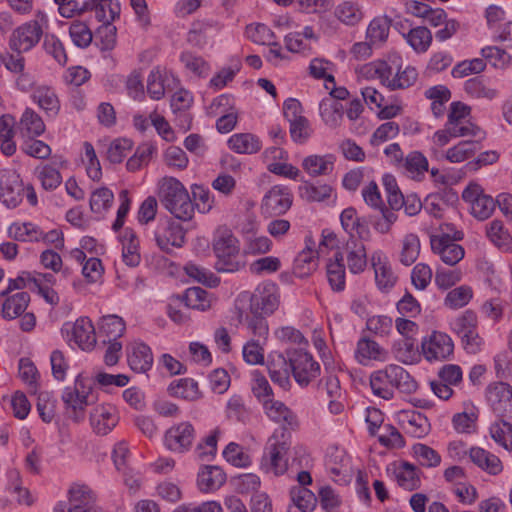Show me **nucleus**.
I'll list each match as a JSON object with an SVG mask.
<instances>
[{"mask_svg":"<svg viewBox=\"0 0 512 512\" xmlns=\"http://www.w3.org/2000/svg\"><path fill=\"white\" fill-rule=\"evenodd\" d=\"M30 302V295L27 292H17L7 297L2 305V316L12 320L21 316L27 309Z\"/></svg>","mask_w":512,"mask_h":512,"instance_id":"29","label":"nucleus"},{"mask_svg":"<svg viewBox=\"0 0 512 512\" xmlns=\"http://www.w3.org/2000/svg\"><path fill=\"white\" fill-rule=\"evenodd\" d=\"M327 277L334 291H342L345 288V266L340 252L334 255V261L327 264Z\"/></svg>","mask_w":512,"mask_h":512,"instance_id":"41","label":"nucleus"},{"mask_svg":"<svg viewBox=\"0 0 512 512\" xmlns=\"http://www.w3.org/2000/svg\"><path fill=\"white\" fill-rule=\"evenodd\" d=\"M387 193V202L392 210H400L405 204L404 196L401 193L394 176L386 174L382 179Z\"/></svg>","mask_w":512,"mask_h":512,"instance_id":"55","label":"nucleus"},{"mask_svg":"<svg viewBox=\"0 0 512 512\" xmlns=\"http://www.w3.org/2000/svg\"><path fill=\"white\" fill-rule=\"evenodd\" d=\"M406 430L413 437L422 438L430 431V423L425 415L418 411H411L406 414Z\"/></svg>","mask_w":512,"mask_h":512,"instance_id":"50","label":"nucleus"},{"mask_svg":"<svg viewBox=\"0 0 512 512\" xmlns=\"http://www.w3.org/2000/svg\"><path fill=\"white\" fill-rule=\"evenodd\" d=\"M222 29V24L214 18L196 19L187 33V42L197 48L212 44Z\"/></svg>","mask_w":512,"mask_h":512,"instance_id":"9","label":"nucleus"},{"mask_svg":"<svg viewBox=\"0 0 512 512\" xmlns=\"http://www.w3.org/2000/svg\"><path fill=\"white\" fill-rule=\"evenodd\" d=\"M371 264L374 269L375 283L382 292L390 291L397 283L398 276L395 274L391 263L381 251H375L371 256Z\"/></svg>","mask_w":512,"mask_h":512,"instance_id":"17","label":"nucleus"},{"mask_svg":"<svg viewBox=\"0 0 512 512\" xmlns=\"http://www.w3.org/2000/svg\"><path fill=\"white\" fill-rule=\"evenodd\" d=\"M335 157L332 154L309 155L302 161V167L312 177L325 176L334 170Z\"/></svg>","mask_w":512,"mask_h":512,"instance_id":"24","label":"nucleus"},{"mask_svg":"<svg viewBox=\"0 0 512 512\" xmlns=\"http://www.w3.org/2000/svg\"><path fill=\"white\" fill-rule=\"evenodd\" d=\"M24 186L19 174L13 169L0 170V200L9 208H15L23 199Z\"/></svg>","mask_w":512,"mask_h":512,"instance_id":"11","label":"nucleus"},{"mask_svg":"<svg viewBox=\"0 0 512 512\" xmlns=\"http://www.w3.org/2000/svg\"><path fill=\"white\" fill-rule=\"evenodd\" d=\"M263 407L269 419L281 425L278 430L289 432L298 429L299 420L296 414L283 402L272 399L265 401Z\"/></svg>","mask_w":512,"mask_h":512,"instance_id":"18","label":"nucleus"},{"mask_svg":"<svg viewBox=\"0 0 512 512\" xmlns=\"http://www.w3.org/2000/svg\"><path fill=\"white\" fill-rule=\"evenodd\" d=\"M492 439L505 450L512 452V423L506 418H501L490 426Z\"/></svg>","mask_w":512,"mask_h":512,"instance_id":"40","label":"nucleus"},{"mask_svg":"<svg viewBox=\"0 0 512 512\" xmlns=\"http://www.w3.org/2000/svg\"><path fill=\"white\" fill-rule=\"evenodd\" d=\"M345 250L349 271L353 274L363 272L367 266V254L364 243L356 239H348Z\"/></svg>","mask_w":512,"mask_h":512,"instance_id":"21","label":"nucleus"},{"mask_svg":"<svg viewBox=\"0 0 512 512\" xmlns=\"http://www.w3.org/2000/svg\"><path fill=\"white\" fill-rule=\"evenodd\" d=\"M157 246L164 252L180 248L185 242V231L182 225L172 220H159L154 232Z\"/></svg>","mask_w":512,"mask_h":512,"instance_id":"8","label":"nucleus"},{"mask_svg":"<svg viewBox=\"0 0 512 512\" xmlns=\"http://www.w3.org/2000/svg\"><path fill=\"white\" fill-rule=\"evenodd\" d=\"M58 5V11L64 18H73L76 15H81L86 11H90L95 5L94 0H85L79 3L76 0H54Z\"/></svg>","mask_w":512,"mask_h":512,"instance_id":"49","label":"nucleus"},{"mask_svg":"<svg viewBox=\"0 0 512 512\" xmlns=\"http://www.w3.org/2000/svg\"><path fill=\"white\" fill-rule=\"evenodd\" d=\"M464 90L474 98H485L491 100L497 95V91L489 87L480 77L468 79L465 82Z\"/></svg>","mask_w":512,"mask_h":512,"instance_id":"56","label":"nucleus"},{"mask_svg":"<svg viewBox=\"0 0 512 512\" xmlns=\"http://www.w3.org/2000/svg\"><path fill=\"white\" fill-rule=\"evenodd\" d=\"M226 416L228 419L235 422L246 423L249 420L250 413L246 408L242 397L235 395L228 400Z\"/></svg>","mask_w":512,"mask_h":512,"instance_id":"59","label":"nucleus"},{"mask_svg":"<svg viewBox=\"0 0 512 512\" xmlns=\"http://www.w3.org/2000/svg\"><path fill=\"white\" fill-rule=\"evenodd\" d=\"M486 398L493 411L512 422V386L505 382H495L486 389Z\"/></svg>","mask_w":512,"mask_h":512,"instance_id":"10","label":"nucleus"},{"mask_svg":"<svg viewBox=\"0 0 512 512\" xmlns=\"http://www.w3.org/2000/svg\"><path fill=\"white\" fill-rule=\"evenodd\" d=\"M213 251L217 258L215 268L219 272H236L244 265L240 256L239 241L227 228L216 231Z\"/></svg>","mask_w":512,"mask_h":512,"instance_id":"3","label":"nucleus"},{"mask_svg":"<svg viewBox=\"0 0 512 512\" xmlns=\"http://www.w3.org/2000/svg\"><path fill=\"white\" fill-rule=\"evenodd\" d=\"M394 475L398 485L407 491L418 489L421 485L417 468L408 462L399 464Z\"/></svg>","mask_w":512,"mask_h":512,"instance_id":"30","label":"nucleus"},{"mask_svg":"<svg viewBox=\"0 0 512 512\" xmlns=\"http://www.w3.org/2000/svg\"><path fill=\"white\" fill-rule=\"evenodd\" d=\"M291 372L295 381L302 387L309 385L320 374V365L313 360L311 354L301 349L289 350Z\"/></svg>","mask_w":512,"mask_h":512,"instance_id":"6","label":"nucleus"},{"mask_svg":"<svg viewBox=\"0 0 512 512\" xmlns=\"http://www.w3.org/2000/svg\"><path fill=\"white\" fill-rule=\"evenodd\" d=\"M477 316L471 311L467 310L462 315L458 316L451 323L453 331L461 338L477 328Z\"/></svg>","mask_w":512,"mask_h":512,"instance_id":"63","label":"nucleus"},{"mask_svg":"<svg viewBox=\"0 0 512 512\" xmlns=\"http://www.w3.org/2000/svg\"><path fill=\"white\" fill-rule=\"evenodd\" d=\"M43 48L57 63L60 65L66 64L68 57L64 45L58 37L53 34H46L44 36Z\"/></svg>","mask_w":512,"mask_h":512,"instance_id":"61","label":"nucleus"},{"mask_svg":"<svg viewBox=\"0 0 512 512\" xmlns=\"http://www.w3.org/2000/svg\"><path fill=\"white\" fill-rule=\"evenodd\" d=\"M289 447L290 433L285 430H275L267 441L262 468L276 476L284 474L288 468L286 454Z\"/></svg>","mask_w":512,"mask_h":512,"instance_id":"4","label":"nucleus"},{"mask_svg":"<svg viewBox=\"0 0 512 512\" xmlns=\"http://www.w3.org/2000/svg\"><path fill=\"white\" fill-rule=\"evenodd\" d=\"M113 200L114 194L110 189L99 188L91 194L90 209L93 213L102 215L111 207Z\"/></svg>","mask_w":512,"mask_h":512,"instance_id":"52","label":"nucleus"},{"mask_svg":"<svg viewBox=\"0 0 512 512\" xmlns=\"http://www.w3.org/2000/svg\"><path fill=\"white\" fill-rule=\"evenodd\" d=\"M487 236L500 249L508 251L512 247V238L500 220H493L489 224Z\"/></svg>","mask_w":512,"mask_h":512,"instance_id":"45","label":"nucleus"},{"mask_svg":"<svg viewBox=\"0 0 512 512\" xmlns=\"http://www.w3.org/2000/svg\"><path fill=\"white\" fill-rule=\"evenodd\" d=\"M407 43L417 53L426 52L432 43L431 31L423 26L412 28L408 33L403 34Z\"/></svg>","mask_w":512,"mask_h":512,"instance_id":"38","label":"nucleus"},{"mask_svg":"<svg viewBox=\"0 0 512 512\" xmlns=\"http://www.w3.org/2000/svg\"><path fill=\"white\" fill-rule=\"evenodd\" d=\"M334 16L344 25L354 27L362 21L364 13L357 3L344 1L336 6Z\"/></svg>","mask_w":512,"mask_h":512,"instance_id":"31","label":"nucleus"},{"mask_svg":"<svg viewBox=\"0 0 512 512\" xmlns=\"http://www.w3.org/2000/svg\"><path fill=\"white\" fill-rule=\"evenodd\" d=\"M388 358L389 352L376 341L366 336L358 340L355 349V359L359 364L368 366L372 361L385 362Z\"/></svg>","mask_w":512,"mask_h":512,"instance_id":"19","label":"nucleus"},{"mask_svg":"<svg viewBox=\"0 0 512 512\" xmlns=\"http://www.w3.org/2000/svg\"><path fill=\"white\" fill-rule=\"evenodd\" d=\"M320 115L324 123L330 128L340 126L343 119V105L338 101L326 98L320 102Z\"/></svg>","mask_w":512,"mask_h":512,"instance_id":"34","label":"nucleus"},{"mask_svg":"<svg viewBox=\"0 0 512 512\" xmlns=\"http://www.w3.org/2000/svg\"><path fill=\"white\" fill-rule=\"evenodd\" d=\"M130 368L138 373L148 371L153 363V355L149 346L144 343H135L128 354Z\"/></svg>","mask_w":512,"mask_h":512,"instance_id":"27","label":"nucleus"},{"mask_svg":"<svg viewBox=\"0 0 512 512\" xmlns=\"http://www.w3.org/2000/svg\"><path fill=\"white\" fill-rule=\"evenodd\" d=\"M69 35L74 45L79 48H87L93 40V33L89 26L78 20L71 23Z\"/></svg>","mask_w":512,"mask_h":512,"instance_id":"51","label":"nucleus"},{"mask_svg":"<svg viewBox=\"0 0 512 512\" xmlns=\"http://www.w3.org/2000/svg\"><path fill=\"white\" fill-rule=\"evenodd\" d=\"M42 33V28L37 21L24 23L12 32L9 46L18 53L26 52L39 42Z\"/></svg>","mask_w":512,"mask_h":512,"instance_id":"13","label":"nucleus"},{"mask_svg":"<svg viewBox=\"0 0 512 512\" xmlns=\"http://www.w3.org/2000/svg\"><path fill=\"white\" fill-rule=\"evenodd\" d=\"M279 289L276 284L268 282L259 285L251 297V313L270 315L279 307Z\"/></svg>","mask_w":512,"mask_h":512,"instance_id":"12","label":"nucleus"},{"mask_svg":"<svg viewBox=\"0 0 512 512\" xmlns=\"http://www.w3.org/2000/svg\"><path fill=\"white\" fill-rule=\"evenodd\" d=\"M478 150L479 140L460 141L446 151L445 158L451 163H460L474 156Z\"/></svg>","mask_w":512,"mask_h":512,"instance_id":"37","label":"nucleus"},{"mask_svg":"<svg viewBox=\"0 0 512 512\" xmlns=\"http://www.w3.org/2000/svg\"><path fill=\"white\" fill-rule=\"evenodd\" d=\"M38 179L45 190H54L62 182L60 172L51 165H43L37 168Z\"/></svg>","mask_w":512,"mask_h":512,"instance_id":"62","label":"nucleus"},{"mask_svg":"<svg viewBox=\"0 0 512 512\" xmlns=\"http://www.w3.org/2000/svg\"><path fill=\"white\" fill-rule=\"evenodd\" d=\"M418 77L417 70L414 67L407 66L404 70L397 69L395 75L388 78L386 86L391 90L405 89L412 86Z\"/></svg>","mask_w":512,"mask_h":512,"instance_id":"48","label":"nucleus"},{"mask_svg":"<svg viewBox=\"0 0 512 512\" xmlns=\"http://www.w3.org/2000/svg\"><path fill=\"white\" fill-rule=\"evenodd\" d=\"M306 247L298 253L294 261V271L300 277L306 276L317 267V254L313 247L315 242L312 237H306Z\"/></svg>","mask_w":512,"mask_h":512,"instance_id":"23","label":"nucleus"},{"mask_svg":"<svg viewBox=\"0 0 512 512\" xmlns=\"http://www.w3.org/2000/svg\"><path fill=\"white\" fill-rule=\"evenodd\" d=\"M8 235L16 241L38 242L41 238V230L32 223H13L8 228Z\"/></svg>","mask_w":512,"mask_h":512,"instance_id":"42","label":"nucleus"},{"mask_svg":"<svg viewBox=\"0 0 512 512\" xmlns=\"http://www.w3.org/2000/svg\"><path fill=\"white\" fill-rule=\"evenodd\" d=\"M185 305L192 309L205 311L210 307L208 293L200 287L188 288L184 295Z\"/></svg>","mask_w":512,"mask_h":512,"instance_id":"58","label":"nucleus"},{"mask_svg":"<svg viewBox=\"0 0 512 512\" xmlns=\"http://www.w3.org/2000/svg\"><path fill=\"white\" fill-rule=\"evenodd\" d=\"M122 257L127 266L139 265L141 256L139 252V240L132 230H126L122 240Z\"/></svg>","mask_w":512,"mask_h":512,"instance_id":"36","label":"nucleus"},{"mask_svg":"<svg viewBox=\"0 0 512 512\" xmlns=\"http://www.w3.org/2000/svg\"><path fill=\"white\" fill-rule=\"evenodd\" d=\"M469 457L476 466L488 474L498 475L503 471V464L499 457L483 448L472 447Z\"/></svg>","mask_w":512,"mask_h":512,"instance_id":"22","label":"nucleus"},{"mask_svg":"<svg viewBox=\"0 0 512 512\" xmlns=\"http://www.w3.org/2000/svg\"><path fill=\"white\" fill-rule=\"evenodd\" d=\"M20 129L25 131L28 137H36L44 133L45 124L34 110L27 108L20 119Z\"/></svg>","mask_w":512,"mask_h":512,"instance_id":"44","label":"nucleus"},{"mask_svg":"<svg viewBox=\"0 0 512 512\" xmlns=\"http://www.w3.org/2000/svg\"><path fill=\"white\" fill-rule=\"evenodd\" d=\"M390 20L387 17H376L368 25L366 37L373 45L386 42L389 36Z\"/></svg>","mask_w":512,"mask_h":512,"instance_id":"43","label":"nucleus"},{"mask_svg":"<svg viewBox=\"0 0 512 512\" xmlns=\"http://www.w3.org/2000/svg\"><path fill=\"white\" fill-rule=\"evenodd\" d=\"M228 146L238 154H255L261 150L262 142L252 133H236L229 138Z\"/></svg>","mask_w":512,"mask_h":512,"instance_id":"28","label":"nucleus"},{"mask_svg":"<svg viewBox=\"0 0 512 512\" xmlns=\"http://www.w3.org/2000/svg\"><path fill=\"white\" fill-rule=\"evenodd\" d=\"M299 193L301 198L308 202H321L328 199L332 193V187L327 184L305 183L300 186Z\"/></svg>","mask_w":512,"mask_h":512,"instance_id":"47","label":"nucleus"},{"mask_svg":"<svg viewBox=\"0 0 512 512\" xmlns=\"http://www.w3.org/2000/svg\"><path fill=\"white\" fill-rule=\"evenodd\" d=\"M195 439V430L190 422H181L170 427L165 434V443L169 450L183 453L188 451Z\"/></svg>","mask_w":512,"mask_h":512,"instance_id":"16","label":"nucleus"},{"mask_svg":"<svg viewBox=\"0 0 512 512\" xmlns=\"http://www.w3.org/2000/svg\"><path fill=\"white\" fill-rule=\"evenodd\" d=\"M420 253V240L415 234H407L403 239L400 262L410 266L418 258Z\"/></svg>","mask_w":512,"mask_h":512,"instance_id":"54","label":"nucleus"},{"mask_svg":"<svg viewBox=\"0 0 512 512\" xmlns=\"http://www.w3.org/2000/svg\"><path fill=\"white\" fill-rule=\"evenodd\" d=\"M463 276L459 268H443L438 267L435 272V283L438 288L447 290L461 281Z\"/></svg>","mask_w":512,"mask_h":512,"instance_id":"60","label":"nucleus"},{"mask_svg":"<svg viewBox=\"0 0 512 512\" xmlns=\"http://www.w3.org/2000/svg\"><path fill=\"white\" fill-rule=\"evenodd\" d=\"M160 203L176 218L188 221L194 215V204L184 185L176 178L165 176L158 181Z\"/></svg>","mask_w":512,"mask_h":512,"instance_id":"2","label":"nucleus"},{"mask_svg":"<svg viewBox=\"0 0 512 512\" xmlns=\"http://www.w3.org/2000/svg\"><path fill=\"white\" fill-rule=\"evenodd\" d=\"M118 420L115 407L109 404L94 407L90 414L91 426L99 435L108 434L117 425Z\"/></svg>","mask_w":512,"mask_h":512,"instance_id":"20","label":"nucleus"},{"mask_svg":"<svg viewBox=\"0 0 512 512\" xmlns=\"http://www.w3.org/2000/svg\"><path fill=\"white\" fill-rule=\"evenodd\" d=\"M126 326L123 319L117 315L104 316L99 323V334L104 336L107 342H117L125 332Z\"/></svg>","mask_w":512,"mask_h":512,"instance_id":"33","label":"nucleus"},{"mask_svg":"<svg viewBox=\"0 0 512 512\" xmlns=\"http://www.w3.org/2000/svg\"><path fill=\"white\" fill-rule=\"evenodd\" d=\"M292 205V194L287 187L273 186L264 196L262 211L269 216L285 214Z\"/></svg>","mask_w":512,"mask_h":512,"instance_id":"15","label":"nucleus"},{"mask_svg":"<svg viewBox=\"0 0 512 512\" xmlns=\"http://www.w3.org/2000/svg\"><path fill=\"white\" fill-rule=\"evenodd\" d=\"M291 499L295 506L302 512H311L317 502L315 495L305 487H294L291 489Z\"/></svg>","mask_w":512,"mask_h":512,"instance_id":"57","label":"nucleus"},{"mask_svg":"<svg viewBox=\"0 0 512 512\" xmlns=\"http://www.w3.org/2000/svg\"><path fill=\"white\" fill-rule=\"evenodd\" d=\"M421 347L422 353L428 361H441L453 353L454 344L447 334L434 331L422 341Z\"/></svg>","mask_w":512,"mask_h":512,"instance_id":"14","label":"nucleus"},{"mask_svg":"<svg viewBox=\"0 0 512 512\" xmlns=\"http://www.w3.org/2000/svg\"><path fill=\"white\" fill-rule=\"evenodd\" d=\"M360 73L367 78H378L386 85L388 78L394 73V68L386 61H374L363 65Z\"/></svg>","mask_w":512,"mask_h":512,"instance_id":"46","label":"nucleus"},{"mask_svg":"<svg viewBox=\"0 0 512 512\" xmlns=\"http://www.w3.org/2000/svg\"><path fill=\"white\" fill-rule=\"evenodd\" d=\"M370 387L375 396L391 400L395 390L411 394L417 390L418 384L403 367L390 364L370 375Z\"/></svg>","mask_w":512,"mask_h":512,"instance_id":"1","label":"nucleus"},{"mask_svg":"<svg viewBox=\"0 0 512 512\" xmlns=\"http://www.w3.org/2000/svg\"><path fill=\"white\" fill-rule=\"evenodd\" d=\"M62 400L65 404L66 412L75 422H80L85 418L86 406L95 402L91 382L82 378L80 375L76 378L73 387H66L62 393Z\"/></svg>","mask_w":512,"mask_h":512,"instance_id":"5","label":"nucleus"},{"mask_svg":"<svg viewBox=\"0 0 512 512\" xmlns=\"http://www.w3.org/2000/svg\"><path fill=\"white\" fill-rule=\"evenodd\" d=\"M184 66L199 77H205L210 70L209 64L201 57L191 52H183L180 56Z\"/></svg>","mask_w":512,"mask_h":512,"instance_id":"64","label":"nucleus"},{"mask_svg":"<svg viewBox=\"0 0 512 512\" xmlns=\"http://www.w3.org/2000/svg\"><path fill=\"white\" fill-rule=\"evenodd\" d=\"M402 166L406 173L413 179L420 180L424 173L428 171V160L419 151L410 152L403 158Z\"/></svg>","mask_w":512,"mask_h":512,"instance_id":"39","label":"nucleus"},{"mask_svg":"<svg viewBox=\"0 0 512 512\" xmlns=\"http://www.w3.org/2000/svg\"><path fill=\"white\" fill-rule=\"evenodd\" d=\"M32 99L50 118H54L60 111V102L55 91L46 86H39L33 90Z\"/></svg>","mask_w":512,"mask_h":512,"instance_id":"25","label":"nucleus"},{"mask_svg":"<svg viewBox=\"0 0 512 512\" xmlns=\"http://www.w3.org/2000/svg\"><path fill=\"white\" fill-rule=\"evenodd\" d=\"M117 29L109 22L102 23L96 30L95 44L102 50H112L116 44Z\"/></svg>","mask_w":512,"mask_h":512,"instance_id":"53","label":"nucleus"},{"mask_svg":"<svg viewBox=\"0 0 512 512\" xmlns=\"http://www.w3.org/2000/svg\"><path fill=\"white\" fill-rule=\"evenodd\" d=\"M72 334L75 342L82 349H88L96 342L95 329L88 318H80L76 320Z\"/></svg>","mask_w":512,"mask_h":512,"instance_id":"32","label":"nucleus"},{"mask_svg":"<svg viewBox=\"0 0 512 512\" xmlns=\"http://www.w3.org/2000/svg\"><path fill=\"white\" fill-rule=\"evenodd\" d=\"M462 238L463 233L460 231L454 234V238H450L448 234L433 235L430 238L431 249L434 254L440 257L443 263L455 266L465 255L464 248L455 242Z\"/></svg>","mask_w":512,"mask_h":512,"instance_id":"7","label":"nucleus"},{"mask_svg":"<svg viewBox=\"0 0 512 512\" xmlns=\"http://www.w3.org/2000/svg\"><path fill=\"white\" fill-rule=\"evenodd\" d=\"M226 481V475L218 466H205L198 473V487L202 492H213Z\"/></svg>","mask_w":512,"mask_h":512,"instance_id":"26","label":"nucleus"},{"mask_svg":"<svg viewBox=\"0 0 512 512\" xmlns=\"http://www.w3.org/2000/svg\"><path fill=\"white\" fill-rule=\"evenodd\" d=\"M168 392L171 396L191 401L200 396L198 383L191 378L173 381L168 387Z\"/></svg>","mask_w":512,"mask_h":512,"instance_id":"35","label":"nucleus"}]
</instances>
